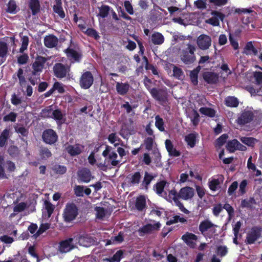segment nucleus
Masks as SVG:
<instances>
[{
    "instance_id": "f257e3e1",
    "label": "nucleus",
    "mask_w": 262,
    "mask_h": 262,
    "mask_svg": "<svg viewBox=\"0 0 262 262\" xmlns=\"http://www.w3.org/2000/svg\"><path fill=\"white\" fill-rule=\"evenodd\" d=\"M70 43V46L63 52L71 64L79 63L83 56L82 51L77 46L73 43L72 39Z\"/></svg>"
},
{
    "instance_id": "f03ea898",
    "label": "nucleus",
    "mask_w": 262,
    "mask_h": 262,
    "mask_svg": "<svg viewBox=\"0 0 262 262\" xmlns=\"http://www.w3.org/2000/svg\"><path fill=\"white\" fill-rule=\"evenodd\" d=\"M78 215V208L74 203H68L63 210L62 216L66 223H70L76 219Z\"/></svg>"
},
{
    "instance_id": "7ed1b4c3",
    "label": "nucleus",
    "mask_w": 262,
    "mask_h": 262,
    "mask_svg": "<svg viewBox=\"0 0 262 262\" xmlns=\"http://www.w3.org/2000/svg\"><path fill=\"white\" fill-rule=\"evenodd\" d=\"M187 48L182 50L180 53V58L185 64H190L195 60L194 52L195 47L190 43L187 45Z\"/></svg>"
},
{
    "instance_id": "20e7f679",
    "label": "nucleus",
    "mask_w": 262,
    "mask_h": 262,
    "mask_svg": "<svg viewBox=\"0 0 262 262\" xmlns=\"http://www.w3.org/2000/svg\"><path fill=\"white\" fill-rule=\"evenodd\" d=\"M54 76L59 79L69 76L70 66L62 63H56L53 68Z\"/></svg>"
},
{
    "instance_id": "39448f33",
    "label": "nucleus",
    "mask_w": 262,
    "mask_h": 262,
    "mask_svg": "<svg viewBox=\"0 0 262 262\" xmlns=\"http://www.w3.org/2000/svg\"><path fill=\"white\" fill-rule=\"evenodd\" d=\"M94 83V76L90 71L83 72L79 78V85L83 89H89Z\"/></svg>"
},
{
    "instance_id": "423d86ee",
    "label": "nucleus",
    "mask_w": 262,
    "mask_h": 262,
    "mask_svg": "<svg viewBox=\"0 0 262 262\" xmlns=\"http://www.w3.org/2000/svg\"><path fill=\"white\" fill-rule=\"evenodd\" d=\"M58 136L56 132L51 128L46 129L42 134V139L47 144H54L57 141Z\"/></svg>"
},
{
    "instance_id": "0eeeda50",
    "label": "nucleus",
    "mask_w": 262,
    "mask_h": 262,
    "mask_svg": "<svg viewBox=\"0 0 262 262\" xmlns=\"http://www.w3.org/2000/svg\"><path fill=\"white\" fill-rule=\"evenodd\" d=\"M143 83L145 88L148 90L154 99L160 101H164V98L160 94L158 90L156 88H151L152 81L151 79L148 78L147 76H145Z\"/></svg>"
},
{
    "instance_id": "6e6552de",
    "label": "nucleus",
    "mask_w": 262,
    "mask_h": 262,
    "mask_svg": "<svg viewBox=\"0 0 262 262\" xmlns=\"http://www.w3.org/2000/svg\"><path fill=\"white\" fill-rule=\"evenodd\" d=\"M261 229L259 227L255 226L247 234L246 242L249 245L253 244L260 236Z\"/></svg>"
},
{
    "instance_id": "1a4fd4ad",
    "label": "nucleus",
    "mask_w": 262,
    "mask_h": 262,
    "mask_svg": "<svg viewBox=\"0 0 262 262\" xmlns=\"http://www.w3.org/2000/svg\"><path fill=\"white\" fill-rule=\"evenodd\" d=\"M212 40L210 36L202 34L199 35L196 40V43L202 50H206L208 49L211 45Z\"/></svg>"
},
{
    "instance_id": "9d476101",
    "label": "nucleus",
    "mask_w": 262,
    "mask_h": 262,
    "mask_svg": "<svg viewBox=\"0 0 262 262\" xmlns=\"http://www.w3.org/2000/svg\"><path fill=\"white\" fill-rule=\"evenodd\" d=\"M74 238L70 237L59 242L58 251L61 253L70 252L75 248L73 243Z\"/></svg>"
},
{
    "instance_id": "9b49d317",
    "label": "nucleus",
    "mask_w": 262,
    "mask_h": 262,
    "mask_svg": "<svg viewBox=\"0 0 262 262\" xmlns=\"http://www.w3.org/2000/svg\"><path fill=\"white\" fill-rule=\"evenodd\" d=\"M254 117V114L252 111L245 110L238 117L237 123L239 125H245L251 122Z\"/></svg>"
},
{
    "instance_id": "f8f14e48",
    "label": "nucleus",
    "mask_w": 262,
    "mask_h": 262,
    "mask_svg": "<svg viewBox=\"0 0 262 262\" xmlns=\"http://www.w3.org/2000/svg\"><path fill=\"white\" fill-rule=\"evenodd\" d=\"M181 239L190 248L194 249L196 247L198 238L194 234L187 232L182 236Z\"/></svg>"
},
{
    "instance_id": "ddd939ff",
    "label": "nucleus",
    "mask_w": 262,
    "mask_h": 262,
    "mask_svg": "<svg viewBox=\"0 0 262 262\" xmlns=\"http://www.w3.org/2000/svg\"><path fill=\"white\" fill-rule=\"evenodd\" d=\"M47 61V58L42 56H38L35 61L32 64L33 70L31 71L35 73L40 74L44 67V65Z\"/></svg>"
},
{
    "instance_id": "4468645a",
    "label": "nucleus",
    "mask_w": 262,
    "mask_h": 262,
    "mask_svg": "<svg viewBox=\"0 0 262 262\" xmlns=\"http://www.w3.org/2000/svg\"><path fill=\"white\" fill-rule=\"evenodd\" d=\"M194 189L190 187L186 186L181 188L179 192H177L176 196L184 200L191 199L194 195Z\"/></svg>"
},
{
    "instance_id": "2eb2a0df",
    "label": "nucleus",
    "mask_w": 262,
    "mask_h": 262,
    "mask_svg": "<svg viewBox=\"0 0 262 262\" xmlns=\"http://www.w3.org/2000/svg\"><path fill=\"white\" fill-rule=\"evenodd\" d=\"M78 180L83 183L89 182L93 178L90 169L86 168H82L77 171Z\"/></svg>"
},
{
    "instance_id": "dca6fc26",
    "label": "nucleus",
    "mask_w": 262,
    "mask_h": 262,
    "mask_svg": "<svg viewBox=\"0 0 262 262\" xmlns=\"http://www.w3.org/2000/svg\"><path fill=\"white\" fill-rule=\"evenodd\" d=\"M112 147L111 146L106 145L105 149L103 151L102 155L104 157L108 156V159L112 160V165L117 166L119 163L118 160H116L118 156L117 153L115 151H112Z\"/></svg>"
},
{
    "instance_id": "f3484780",
    "label": "nucleus",
    "mask_w": 262,
    "mask_h": 262,
    "mask_svg": "<svg viewBox=\"0 0 262 262\" xmlns=\"http://www.w3.org/2000/svg\"><path fill=\"white\" fill-rule=\"evenodd\" d=\"M211 14L213 16L207 19L206 23L213 26H219V20L223 21L225 17L224 14L217 11H212L211 12Z\"/></svg>"
},
{
    "instance_id": "a211bd4d",
    "label": "nucleus",
    "mask_w": 262,
    "mask_h": 262,
    "mask_svg": "<svg viewBox=\"0 0 262 262\" xmlns=\"http://www.w3.org/2000/svg\"><path fill=\"white\" fill-rule=\"evenodd\" d=\"M84 148V145L79 143H76L74 145H68L66 147V150L71 157H76L82 152Z\"/></svg>"
},
{
    "instance_id": "6ab92c4d",
    "label": "nucleus",
    "mask_w": 262,
    "mask_h": 262,
    "mask_svg": "<svg viewBox=\"0 0 262 262\" xmlns=\"http://www.w3.org/2000/svg\"><path fill=\"white\" fill-rule=\"evenodd\" d=\"M161 226L159 222H157L154 224H147L140 228L138 231L140 233H142L144 234H149L154 231L159 230Z\"/></svg>"
},
{
    "instance_id": "aec40b11",
    "label": "nucleus",
    "mask_w": 262,
    "mask_h": 262,
    "mask_svg": "<svg viewBox=\"0 0 262 262\" xmlns=\"http://www.w3.org/2000/svg\"><path fill=\"white\" fill-rule=\"evenodd\" d=\"M202 76L205 81L208 84H215L219 80V76L214 72H204Z\"/></svg>"
},
{
    "instance_id": "412c9836",
    "label": "nucleus",
    "mask_w": 262,
    "mask_h": 262,
    "mask_svg": "<svg viewBox=\"0 0 262 262\" xmlns=\"http://www.w3.org/2000/svg\"><path fill=\"white\" fill-rule=\"evenodd\" d=\"M177 195V191L173 189L169 191V196L170 198H172L174 201L176 205L179 207L181 211L184 213L188 212V211L184 207L183 204L179 201L180 198L176 196Z\"/></svg>"
},
{
    "instance_id": "4be33fe9",
    "label": "nucleus",
    "mask_w": 262,
    "mask_h": 262,
    "mask_svg": "<svg viewBox=\"0 0 262 262\" xmlns=\"http://www.w3.org/2000/svg\"><path fill=\"white\" fill-rule=\"evenodd\" d=\"M43 42L46 47L53 48L57 45L58 39L56 36L50 34L45 37Z\"/></svg>"
},
{
    "instance_id": "5701e85b",
    "label": "nucleus",
    "mask_w": 262,
    "mask_h": 262,
    "mask_svg": "<svg viewBox=\"0 0 262 262\" xmlns=\"http://www.w3.org/2000/svg\"><path fill=\"white\" fill-rule=\"evenodd\" d=\"M9 53V48L6 42L0 41V65L4 63Z\"/></svg>"
},
{
    "instance_id": "b1692460",
    "label": "nucleus",
    "mask_w": 262,
    "mask_h": 262,
    "mask_svg": "<svg viewBox=\"0 0 262 262\" xmlns=\"http://www.w3.org/2000/svg\"><path fill=\"white\" fill-rule=\"evenodd\" d=\"M217 226L213 224L210 220H205L202 221L199 226V229L201 233L205 235V233L212 228L216 227Z\"/></svg>"
},
{
    "instance_id": "393cba45",
    "label": "nucleus",
    "mask_w": 262,
    "mask_h": 262,
    "mask_svg": "<svg viewBox=\"0 0 262 262\" xmlns=\"http://www.w3.org/2000/svg\"><path fill=\"white\" fill-rule=\"evenodd\" d=\"M130 85L127 82L123 83L117 82L116 89L118 94L124 96L127 94L129 90Z\"/></svg>"
},
{
    "instance_id": "a878e982",
    "label": "nucleus",
    "mask_w": 262,
    "mask_h": 262,
    "mask_svg": "<svg viewBox=\"0 0 262 262\" xmlns=\"http://www.w3.org/2000/svg\"><path fill=\"white\" fill-rule=\"evenodd\" d=\"M243 53L247 55L256 56L258 54V50L253 46L252 41H250L247 42L244 47Z\"/></svg>"
},
{
    "instance_id": "bb28decb",
    "label": "nucleus",
    "mask_w": 262,
    "mask_h": 262,
    "mask_svg": "<svg viewBox=\"0 0 262 262\" xmlns=\"http://www.w3.org/2000/svg\"><path fill=\"white\" fill-rule=\"evenodd\" d=\"M10 137V130L6 128L0 135V147H3L7 144L8 140Z\"/></svg>"
},
{
    "instance_id": "cd10ccee",
    "label": "nucleus",
    "mask_w": 262,
    "mask_h": 262,
    "mask_svg": "<svg viewBox=\"0 0 262 262\" xmlns=\"http://www.w3.org/2000/svg\"><path fill=\"white\" fill-rule=\"evenodd\" d=\"M198 134L195 133H192L188 134L185 137V140L187 142V145L191 148L195 146L196 142V137Z\"/></svg>"
},
{
    "instance_id": "c85d7f7f",
    "label": "nucleus",
    "mask_w": 262,
    "mask_h": 262,
    "mask_svg": "<svg viewBox=\"0 0 262 262\" xmlns=\"http://www.w3.org/2000/svg\"><path fill=\"white\" fill-rule=\"evenodd\" d=\"M29 7L31 10L33 15H36L39 11L40 5L39 0H30Z\"/></svg>"
},
{
    "instance_id": "c756f323",
    "label": "nucleus",
    "mask_w": 262,
    "mask_h": 262,
    "mask_svg": "<svg viewBox=\"0 0 262 262\" xmlns=\"http://www.w3.org/2000/svg\"><path fill=\"white\" fill-rule=\"evenodd\" d=\"M136 208L139 211H143L146 207V199L144 195H140L137 198L135 203Z\"/></svg>"
},
{
    "instance_id": "7c9ffc66",
    "label": "nucleus",
    "mask_w": 262,
    "mask_h": 262,
    "mask_svg": "<svg viewBox=\"0 0 262 262\" xmlns=\"http://www.w3.org/2000/svg\"><path fill=\"white\" fill-rule=\"evenodd\" d=\"M151 41L155 45H160L164 41L163 35L159 32H155L151 36Z\"/></svg>"
},
{
    "instance_id": "2f4dec72",
    "label": "nucleus",
    "mask_w": 262,
    "mask_h": 262,
    "mask_svg": "<svg viewBox=\"0 0 262 262\" xmlns=\"http://www.w3.org/2000/svg\"><path fill=\"white\" fill-rule=\"evenodd\" d=\"M154 179V176L151 174L146 171L144 173L143 180L141 183V186L143 188L147 190L148 186L150 184L151 181Z\"/></svg>"
},
{
    "instance_id": "473e14b6",
    "label": "nucleus",
    "mask_w": 262,
    "mask_h": 262,
    "mask_svg": "<svg viewBox=\"0 0 262 262\" xmlns=\"http://www.w3.org/2000/svg\"><path fill=\"white\" fill-rule=\"evenodd\" d=\"M225 104L228 107H236L239 104V101L234 96H228L225 98Z\"/></svg>"
},
{
    "instance_id": "72a5a7b5",
    "label": "nucleus",
    "mask_w": 262,
    "mask_h": 262,
    "mask_svg": "<svg viewBox=\"0 0 262 262\" xmlns=\"http://www.w3.org/2000/svg\"><path fill=\"white\" fill-rule=\"evenodd\" d=\"M173 76L180 80H183L184 79L185 75L184 72L180 68L175 65H173L172 68Z\"/></svg>"
},
{
    "instance_id": "f704fd0d",
    "label": "nucleus",
    "mask_w": 262,
    "mask_h": 262,
    "mask_svg": "<svg viewBox=\"0 0 262 262\" xmlns=\"http://www.w3.org/2000/svg\"><path fill=\"white\" fill-rule=\"evenodd\" d=\"M50 226L51 224L48 223L41 224L36 232L33 235V237L35 238H37L41 234L48 230L50 228Z\"/></svg>"
},
{
    "instance_id": "c9c22d12",
    "label": "nucleus",
    "mask_w": 262,
    "mask_h": 262,
    "mask_svg": "<svg viewBox=\"0 0 262 262\" xmlns=\"http://www.w3.org/2000/svg\"><path fill=\"white\" fill-rule=\"evenodd\" d=\"M142 175L140 171H136L134 173L130 174L129 178L130 183L133 185H138L140 183Z\"/></svg>"
},
{
    "instance_id": "e433bc0d",
    "label": "nucleus",
    "mask_w": 262,
    "mask_h": 262,
    "mask_svg": "<svg viewBox=\"0 0 262 262\" xmlns=\"http://www.w3.org/2000/svg\"><path fill=\"white\" fill-rule=\"evenodd\" d=\"M40 74H34L33 72H31L30 73L28 74L27 78L31 84L35 85L40 81Z\"/></svg>"
},
{
    "instance_id": "4c0bfd02",
    "label": "nucleus",
    "mask_w": 262,
    "mask_h": 262,
    "mask_svg": "<svg viewBox=\"0 0 262 262\" xmlns=\"http://www.w3.org/2000/svg\"><path fill=\"white\" fill-rule=\"evenodd\" d=\"M201 114L209 117H213L215 115V111L212 108L207 107H202L199 109Z\"/></svg>"
},
{
    "instance_id": "58836bf2",
    "label": "nucleus",
    "mask_w": 262,
    "mask_h": 262,
    "mask_svg": "<svg viewBox=\"0 0 262 262\" xmlns=\"http://www.w3.org/2000/svg\"><path fill=\"white\" fill-rule=\"evenodd\" d=\"M256 202L253 197H250L249 200L244 199L241 201V207L251 209L252 205L256 204Z\"/></svg>"
},
{
    "instance_id": "ea45409f",
    "label": "nucleus",
    "mask_w": 262,
    "mask_h": 262,
    "mask_svg": "<svg viewBox=\"0 0 262 262\" xmlns=\"http://www.w3.org/2000/svg\"><path fill=\"white\" fill-rule=\"evenodd\" d=\"M123 252L121 250L117 251L111 258H106L105 260L108 262H120L122 257Z\"/></svg>"
},
{
    "instance_id": "a19ab883",
    "label": "nucleus",
    "mask_w": 262,
    "mask_h": 262,
    "mask_svg": "<svg viewBox=\"0 0 262 262\" xmlns=\"http://www.w3.org/2000/svg\"><path fill=\"white\" fill-rule=\"evenodd\" d=\"M167 183V182L165 180H162L157 182L154 186V188L155 189L156 192L158 194H162Z\"/></svg>"
},
{
    "instance_id": "79ce46f5",
    "label": "nucleus",
    "mask_w": 262,
    "mask_h": 262,
    "mask_svg": "<svg viewBox=\"0 0 262 262\" xmlns=\"http://www.w3.org/2000/svg\"><path fill=\"white\" fill-rule=\"evenodd\" d=\"M83 32L87 36L93 37L96 40H98L100 37L98 32L92 28H89L85 31H83Z\"/></svg>"
},
{
    "instance_id": "37998d69",
    "label": "nucleus",
    "mask_w": 262,
    "mask_h": 262,
    "mask_svg": "<svg viewBox=\"0 0 262 262\" xmlns=\"http://www.w3.org/2000/svg\"><path fill=\"white\" fill-rule=\"evenodd\" d=\"M63 116L60 110L56 109L53 111L51 118L56 120L58 124L62 123L61 121L63 119Z\"/></svg>"
},
{
    "instance_id": "c03bdc74",
    "label": "nucleus",
    "mask_w": 262,
    "mask_h": 262,
    "mask_svg": "<svg viewBox=\"0 0 262 262\" xmlns=\"http://www.w3.org/2000/svg\"><path fill=\"white\" fill-rule=\"evenodd\" d=\"M17 6L15 0H9L7 4L6 11L11 14H15L17 12Z\"/></svg>"
},
{
    "instance_id": "a18cd8bd",
    "label": "nucleus",
    "mask_w": 262,
    "mask_h": 262,
    "mask_svg": "<svg viewBox=\"0 0 262 262\" xmlns=\"http://www.w3.org/2000/svg\"><path fill=\"white\" fill-rule=\"evenodd\" d=\"M111 7L107 5H102L99 8V12L98 15L102 18L106 17L110 11Z\"/></svg>"
},
{
    "instance_id": "49530a36",
    "label": "nucleus",
    "mask_w": 262,
    "mask_h": 262,
    "mask_svg": "<svg viewBox=\"0 0 262 262\" xmlns=\"http://www.w3.org/2000/svg\"><path fill=\"white\" fill-rule=\"evenodd\" d=\"M39 156L42 159H46L52 156L50 150L46 147H42L39 150Z\"/></svg>"
},
{
    "instance_id": "de8ad7c7",
    "label": "nucleus",
    "mask_w": 262,
    "mask_h": 262,
    "mask_svg": "<svg viewBox=\"0 0 262 262\" xmlns=\"http://www.w3.org/2000/svg\"><path fill=\"white\" fill-rule=\"evenodd\" d=\"M238 141L236 139H233L228 142L226 148L230 152H234L236 150V147Z\"/></svg>"
},
{
    "instance_id": "09e8293b",
    "label": "nucleus",
    "mask_w": 262,
    "mask_h": 262,
    "mask_svg": "<svg viewBox=\"0 0 262 262\" xmlns=\"http://www.w3.org/2000/svg\"><path fill=\"white\" fill-rule=\"evenodd\" d=\"M240 140L242 143L249 146H253L256 140L252 137H242L240 138Z\"/></svg>"
},
{
    "instance_id": "8fccbe9b",
    "label": "nucleus",
    "mask_w": 262,
    "mask_h": 262,
    "mask_svg": "<svg viewBox=\"0 0 262 262\" xmlns=\"http://www.w3.org/2000/svg\"><path fill=\"white\" fill-rule=\"evenodd\" d=\"M155 126L161 132L164 130V121L162 118L159 115H157L155 117Z\"/></svg>"
},
{
    "instance_id": "3c124183",
    "label": "nucleus",
    "mask_w": 262,
    "mask_h": 262,
    "mask_svg": "<svg viewBox=\"0 0 262 262\" xmlns=\"http://www.w3.org/2000/svg\"><path fill=\"white\" fill-rule=\"evenodd\" d=\"M258 68L262 70V68L258 66ZM253 77L257 85L262 84V72L255 71L253 73Z\"/></svg>"
},
{
    "instance_id": "603ef678",
    "label": "nucleus",
    "mask_w": 262,
    "mask_h": 262,
    "mask_svg": "<svg viewBox=\"0 0 262 262\" xmlns=\"http://www.w3.org/2000/svg\"><path fill=\"white\" fill-rule=\"evenodd\" d=\"M53 10L54 12L57 14L61 18H64L66 16L65 13L61 6H53Z\"/></svg>"
},
{
    "instance_id": "864d4df0",
    "label": "nucleus",
    "mask_w": 262,
    "mask_h": 262,
    "mask_svg": "<svg viewBox=\"0 0 262 262\" xmlns=\"http://www.w3.org/2000/svg\"><path fill=\"white\" fill-rule=\"evenodd\" d=\"M44 205L47 211L48 217H50L53 213L55 207L51 203L47 200L44 202Z\"/></svg>"
},
{
    "instance_id": "5fc2aeb1",
    "label": "nucleus",
    "mask_w": 262,
    "mask_h": 262,
    "mask_svg": "<svg viewBox=\"0 0 262 262\" xmlns=\"http://www.w3.org/2000/svg\"><path fill=\"white\" fill-rule=\"evenodd\" d=\"M17 116V115L16 113L13 112H11L9 114L3 117V120L5 122L11 121L14 122L16 121Z\"/></svg>"
},
{
    "instance_id": "6e6d98bb",
    "label": "nucleus",
    "mask_w": 262,
    "mask_h": 262,
    "mask_svg": "<svg viewBox=\"0 0 262 262\" xmlns=\"http://www.w3.org/2000/svg\"><path fill=\"white\" fill-rule=\"evenodd\" d=\"M179 222L181 223H185L187 222V220L185 218L181 217L179 215H175L173 217L172 219L167 221L166 224L167 225H170L172 224L178 223Z\"/></svg>"
},
{
    "instance_id": "4d7b16f0",
    "label": "nucleus",
    "mask_w": 262,
    "mask_h": 262,
    "mask_svg": "<svg viewBox=\"0 0 262 262\" xmlns=\"http://www.w3.org/2000/svg\"><path fill=\"white\" fill-rule=\"evenodd\" d=\"M28 60L29 56L27 53H23V54L17 57V63L19 65H23L27 63Z\"/></svg>"
},
{
    "instance_id": "13d9d810",
    "label": "nucleus",
    "mask_w": 262,
    "mask_h": 262,
    "mask_svg": "<svg viewBox=\"0 0 262 262\" xmlns=\"http://www.w3.org/2000/svg\"><path fill=\"white\" fill-rule=\"evenodd\" d=\"M53 111L50 107L43 108L41 110V117L43 118H51Z\"/></svg>"
},
{
    "instance_id": "bf43d9fd",
    "label": "nucleus",
    "mask_w": 262,
    "mask_h": 262,
    "mask_svg": "<svg viewBox=\"0 0 262 262\" xmlns=\"http://www.w3.org/2000/svg\"><path fill=\"white\" fill-rule=\"evenodd\" d=\"M223 209H225L228 214V217L230 220L232 219L234 215V208L231 206L229 204L226 203L223 206Z\"/></svg>"
},
{
    "instance_id": "052dcab7",
    "label": "nucleus",
    "mask_w": 262,
    "mask_h": 262,
    "mask_svg": "<svg viewBox=\"0 0 262 262\" xmlns=\"http://www.w3.org/2000/svg\"><path fill=\"white\" fill-rule=\"evenodd\" d=\"M24 71L21 68H19L17 72V76L19 79V84L23 86L25 85L27 82L25 77L23 75Z\"/></svg>"
},
{
    "instance_id": "680f3d73",
    "label": "nucleus",
    "mask_w": 262,
    "mask_h": 262,
    "mask_svg": "<svg viewBox=\"0 0 262 262\" xmlns=\"http://www.w3.org/2000/svg\"><path fill=\"white\" fill-rule=\"evenodd\" d=\"M220 182L218 179H213L209 182V187L212 191H216Z\"/></svg>"
},
{
    "instance_id": "e2e57ef3",
    "label": "nucleus",
    "mask_w": 262,
    "mask_h": 262,
    "mask_svg": "<svg viewBox=\"0 0 262 262\" xmlns=\"http://www.w3.org/2000/svg\"><path fill=\"white\" fill-rule=\"evenodd\" d=\"M84 188L83 186L76 185L74 189L75 195L79 197L83 196Z\"/></svg>"
},
{
    "instance_id": "0e129e2a",
    "label": "nucleus",
    "mask_w": 262,
    "mask_h": 262,
    "mask_svg": "<svg viewBox=\"0 0 262 262\" xmlns=\"http://www.w3.org/2000/svg\"><path fill=\"white\" fill-rule=\"evenodd\" d=\"M154 137H147L144 140L145 148L148 151L152 150L154 144Z\"/></svg>"
},
{
    "instance_id": "69168bd1",
    "label": "nucleus",
    "mask_w": 262,
    "mask_h": 262,
    "mask_svg": "<svg viewBox=\"0 0 262 262\" xmlns=\"http://www.w3.org/2000/svg\"><path fill=\"white\" fill-rule=\"evenodd\" d=\"M67 167L63 165H56L53 168V170L57 174H63L67 171Z\"/></svg>"
},
{
    "instance_id": "338daca9",
    "label": "nucleus",
    "mask_w": 262,
    "mask_h": 262,
    "mask_svg": "<svg viewBox=\"0 0 262 262\" xmlns=\"http://www.w3.org/2000/svg\"><path fill=\"white\" fill-rule=\"evenodd\" d=\"M8 152L11 157H15L18 155L19 149L17 146L11 145L9 147Z\"/></svg>"
},
{
    "instance_id": "774afa93",
    "label": "nucleus",
    "mask_w": 262,
    "mask_h": 262,
    "mask_svg": "<svg viewBox=\"0 0 262 262\" xmlns=\"http://www.w3.org/2000/svg\"><path fill=\"white\" fill-rule=\"evenodd\" d=\"M227 248L226 246H219L217 247L216 253L221 257L225 256L227 253Z\"/></svg>"
}]
</instances>
